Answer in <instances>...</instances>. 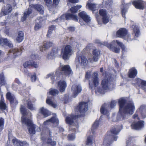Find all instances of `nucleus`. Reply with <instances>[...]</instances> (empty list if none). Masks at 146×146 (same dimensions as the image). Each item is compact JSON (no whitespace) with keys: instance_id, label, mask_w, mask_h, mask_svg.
<instances>
[{"instance_id":"obj_38","label":"nucleus","mask_w":146,"mask_h":146,"mask_svg":"<svg viewBox=\"0 0 146 146\" xmlns=\"http://www.w3.org/2000/svg\"><path fill=\"white\" fill-rule=\"evenodd\" d=\"M55 29V26L54 25H51L50 26L48 31V34L47 35V36L49 37L50 35L52 33V31L54 30Z\"/></svg>"},{"instance_id":"obj_22","label":"nucleus","mask_w":146,"mask_h":146,"mask_svg":"<svg viewBox=\"0 0 146 146\" xmlns=\"http://www.w3.org/2000/svg\"><path fill=\"white\" fill-rule=\"evenodd\" d=\"M9 53H11V55H12V58H15L17 56L20 55L21 53V51L18 48H15L9 50Z\"/></svg>"},{"instance_id":"obj_39","label":"nucleus","mask_w":146,"mask_h":146,"mask_svg":"<svg viewBox=\"0 0 146 146\" xmlns=\"http://www.w3.org/2000/svg\"><path fill=\"white\" fill-rule=\"evenodd\" d=\"M53 43L51 42H45L44 43V45L45 48L46 49L52 46Z\"/></svg>"},{"instance_id":"obj_50","label":"nucleus","mask_w":146,"mask_h":146,"mask_svg":"<svg viewBox=\"0 0 146 146\" xmlns=\"http://www.w3.org/2000/svg\"><path fill=\"white\" fill-rule=\"evenodd\" d=\"M75 138V137L74 134H69L68 136V139L69 140H72Z\"/></svg>"},{"instance_id":"obj_62","label":"nucleus","mask_w":146,"mask_h":146,"mask_svg":"<svg viewBox=\"0 0 146 146\" xmlns=\"http://www.w3.org/2000/svg\"><path fill=\"white\" fill-rule=\"evenodd\" d=\"M98 91L100 93H101L102 94H104L105 92L104 91V90H103L101 89H99L98 90Z\"/></svg>"},{"instance_id":"obj_30","label":"nucleus","mask_w":146,"mask_h":146,"mask_svg":"<svg viewBox=\"0 0 146 146\" xmlns=\"http://www.w3.org/2000/svg\"><path fill=\"white\" fill-rule=\"evenodd\" d=\"M24 35L23 32L19 31L18 33V36L16 39V41L18 42H21L23 40Z\"/></svg>"},{"instance_id":"obj_45","label":"nucleus","mask_w":146,"mask_h":146,"mask_svg":"<svg viewBox=\"0 0 146 146\" xmlns=\"http://www.w3.org/2000/svg\"><path fill=\"white\" fill-rule=\"evenodd\" d=\"M5 83L3 75V74H0V85L1 86L4 85Z\"/></svg>"},{"instance_id":"obj_60","label":"nucleus","mask_w":146,"mask_h":146,"mask_svg":"<svg viewBox=\"0 0 146 146\" xmlns=\"http://www.w3.org/2000/svg\"><path fill=\"white\" fill-rule=\"evenodd\" d=\"M40 50L41 51H43L44 50H45L46 49V48H45L44 47V45H43V46H42L40 47Z\"/></svg>"},{"instance_id":"obj_53","label":"nucleus","mask_w":146,"mask_h":146,"mask_svg":"<svg viewBox=\"0 0 146 146\" xmlns=\"http://www.w3.org/2000/svg\"><path fill=\"white\" fill-rule=\"evenodd\" d=\"M116 102L114 101H112L110 102V107L113 108L115 105Z\"/></svg>"},{"instance_id":"obj_31","label":"nucleus","mask_w":146,"mask_h":146,"mask_svg":"<svg viewBox=\"0 0 146 146\" xmlns=\"http://www.w3.org/2000/svg\"><path fill=\"white\" fill-rule=\"evenodd\" d=\"M46 103L48 105L54 108H56L57 105L56 103L54 102L51 100V98L48 96V97L46 101Z\"/></svg>"},{"instance_id":"obj_16","label":"nucleus","mask_w":146,"mask_h":146,"mask_svg":"<svg viewBox=\"0 0 146 146\" xmlns=\"http://www.w3.org/2000/svg\"><path fill=\"white\" fill-rule=\"evenodd\" d=\"M12 11L11 6L9 5H7L5 7L3 8L2 9L1 12L0 13V17L3 15H5L10 13Z\"/></svg>"},{"instance_id":"obj_15","label":"nucleus","mask_w":146,"mask_h":146,"mask_svg":"<svg viewBox=\"0 0 146 146\" xmlns=\"http://www.w3.org/2000/svg\"><path fill=\"white\" fill-rule=\"evenodd\" d=\"M6 97L7 99L9 101L11 106H14L17 104L18 102L14 96L10 92H8L7 93Z\"/></svg>"},{"instance_id":"obj_57","label":"nucleus","mask_w":146,"mask_h":146,"mask_svg":"<svg viewBox=\"0 0 146 146\" xmlns=\"http://www.w3.org/2000/svg\"><path fill=\"white\" fill-rule=\"evenodd\" d=\"M6 45H7L9 47H12L13 46V45L11 42L9 41L8 40L7 42V44Z\"/></svg>"},{"instance_id":"obj_61","label":"nucleus","mask_w":146,"mask_h":146,"mask_svg":"<svg viewBox=\"0 0 146 146\" xmlns=\"http://www.w3.org/2000/svg\"><path fill=\"white\" fill-rule=\"evenodd\" d=\"M3 124V120L2 118H0V127Z\"/></svg>"},{"instance_id":"obj_11","label":"nucleus","mask_w":146,"mask_h":146,"mask_svg":"<svg viewBox=\"0 0 146 146\" xmlns=\"http://www.w3.org/2000/svg\"><path fill=\"white\" fill-rule=\"evenodd\" d=\"M132 4L136 9H144L146 7V3L142 0H134Z\"/></svg>"},{"instance_id":"obj_32","label":"nucleus","mask_w":146,"mask_h":146,"mask_svg":"<svg viewBox=\"0 0 146 146\" xmlns=\"http://www.w3.org/2000/svg\"><path fill=\"white\" fill-rule=\"evenodd\" d=\"M7 106L4 102V100L3 96H1L0 101V109L2 110H6Z\"/></svg>"},{"instance_id":"obj_58","label":"nucleus","mask_w":146,"mask_h":146,"mask_svg":"<svg viewBox=\"0 0 146 146\" xmlns=\"http://www.w3.org/2000/svg\"><path fill=\"white\" fill-rule=\"evenodd\" d=\"M69 2L73 3H78L79 0H68Z\"/></svg>"},{"instance_id":"obj_5","label":"nucleus","mask_w":146,"mask_h":146,"mask_svg":"<svg viewBox=\"0 0 146 146\" xmlns=\"http://www.w3.org/2000/svg\"><path fill=\"white\" fill-rule=\"evenodd\" d=\"M117 45L119 46L122 49L123 54L125 50V47L123 43L117 40H114L110 43V49L113 52L118 53L120 51V49L116 46Z\"/></svg>"},{"instance_id":"obj_27","label":"nucleus","mask_w":146,"mask_h":146,"mask_svg":"<svg viewBox=\"0 0 146 146\" xmlns=\"http://www.w3.org/2000/svg\"><path fill=\"white\" fill-rule=\"evenodd\" d=\"M109 84V80L106 76L103 79L101 83V85L103 89L104 90H108Z\"/></svg>"},{"instance_id":"obj_54","label":"nucleus","mask_w":146,"mask_h":146,"mask_svg":"<svg viewBox=\"0 0 146 146\" xmlns=\"http://www.w3.org/2000/svg\"><path fill=\"white\" fill-rule=\"evenodd\" d=\"M73 45L77 48H79L80 46V44L79 43L76 42H74L73 43Z\"/></svg>"},{"instance_id":"obj_44","label":"nucleus","mask_w":146,"mask_h":146,"mask_svg":"<svg viewBox=\"0 0 146 146\" xmlns=\"http://www.w3.org/2000/svg\"><path fill=\"white\" fill-rule=\"evenodd\" d=\"M8 40L6 38H0V44L3 46L6 45Z\"/></svg>"},{"instance_id":"obj_64","label":"nucleus","mask_w":146,"mask_h":146,"mask_svg":"<svg viewBox=\"0 0 146 146\" xmlns=\"http://www.w3.org/2000/svg\"><path fill=\"white\" fill-rule=\"evenodd\" d=\"M138 116V114L136 113L133 115V118L134 119H135L137 117V119L138 120H139L140 118L139 117H137Z\"/></svg>"},{"instance_id":"obj_13","label":"nucleus","mask_w":146,"mask_h":146,"mask_svg":"<svg viewBox=\"0 0 146 146\" xmlns=\"http://www.w3.org/2000/svg\"><path fill=\"white\" fill-rule=\"evenodd\" d=\"M71 90L73 93V96L74 98H75L77 96L78 94L80 93L82 89L81 86L79 84H74L72 86Z\"/></svg>"},{"instance_id":"obj_26","label":"nucleus","mask_w":146,"mask_h":146,"mask_svg":"<svg viewBox=\"0 0 146 146\" xmlns=\"http://www.w3.org/2000/svg\"><path fill=\"white\" fill-rule=\"evenodd\" d=\"M50 122L56 123V124L58 125L59 123V121L56 116H55L48 120L44 121V125H48L50 124Z\"/></svg>"},{"instance_id":"obj_6","label":"nucleus","mask_w":146,"mask_h":146,"mask_svg":"<svg viewBox=\"0 0 146 146\" xmlns=\"http://www.w3.org/2000/svg\"><path fill=\"white\" fill-rule=\"evenodd\" d=\"M80 115H72L70 117H68L66 118V121L67 123L71 126L70 127V129L73 131H76L78 127V124L76 119L79 117Z\"/></svg>"},{"instance_id":"obj_51","label":"nucleus","mask_w":146,"mask_h":146,"mask_svg":"<svg viewBox=\"0 0 146 146\" xmlns=\"http://www.w3.org/2000/svg\"><path fill=\"white\" fill-rule=\"evenodd\" d=\"M44 1L48 6L52 4V1L51 0H44Z\"/></svg>"},{"instance_id":"obj_18","label":"nucleus","mask_w":146,"mask_h":146,"mask_svg":"<svg viewBox=\"0 0 146 146\" xmlns=\"http://www.w3.org/2000/svg\"><path fill=\"white\" fill-rule=\"evenodd\" d=\"M93 57L90 58L89 60L91 62H96L98 60V56L100 54V51L97 49H94L93 50Z\"/></svg>"},{"instance_id":"obj_48","label":"nucleus","mask_w":146,"mask_h":146,"mask_svg":"<svg viewBox=\"0 0 146 146\" xmlns=\"http://www.w3.org/2000/svg\"><path fill=\"white\" fill-rule=\"evenodd\" d=\"M102 20L103 23L106 24L109 21V17L106 16L102 18Z\"/></svg>"},{"instance_id":"obj_36","label":"nucleus","mask_w":146,"mask_h":146,"mask_svg":"<svg viewBox=\"0 0 146 146\" xmlns=\"http://www.w3.org/2000/svg\"><path fill=\"white\" fill-rule=\"evenodd\" d=\"M81 7L82 6L80 5H77L73 7L70 8V11L72 13H76Z\"/></svg>"},{"instance_id":"obj_41","label":"nucleus","mask_w":146,"mask_h":146,"mask_svg":"<svg viewBox=\"0 0 146 146\" xmlns=\"http://www.w3.org/2000/svg\"><path fill=\"white\" fill-rule=\"evenodd\" d=\"M99 13L101 16L104 17L107 16V12L105 9H101L99 10Z\"/></svg>"},{"instance_id":"obj_24","label":"nucleus","mask_w":146,"mask_h":146,"mask_svg":"<svg viewBox=\"0 0 146 146\" xmlns=\"http://www.w3.org/2000/svg\"><path fill=\"white\" fill-rule=\"evenodd\" d=\"M78 61L79 64L82 66H86L88 65V60L84 56H82L79 58Z\"/></svg>"},{"instance_id":"obj_49","label":"nucleus","mask_w":146,"mask_h":146,"mask_svg":"<svg viewBox=\"0 0 146 146\" xmlns=\"http://www.w3.org/2000/svg\"><path fill=\"white\" fill-rule=\"evenodd\" d=\"M91 72L90 71H87L86 72L85 78L86 79H89L91 77Z\"/></svg>"},{"instance_id":"obj_19","label":"nucleus","mask_w":146,"mask_h":146,"mask_svg":"<svg viewBox=\"0 0 146 146\" xmlns=\"http://www.w3.org/2000/svg\"><path fill=\"white\" fill-rule=\"evenodd\" d=\"M88 103L82 102L80 103L78 106L79 111L80 113H83L88 110Z\"/></svg>"},{"instance_id":"obj_14","label":"nucleus","mask_w":146,"mask_h":146,"mask_svg":"<svg viewBox=\"0 0 146 146\" xmlns=\"http://www.w3.org/2000/svg\"><path fill=\"white\" fill-rule=\"evenodd\" d=\"M144 121L142 120L139 121L137 122H133L131 126L132 129L136 130L140 129L144 126Z\"/></svg>"},{"instance_id":"obj_35","label":"nucleus","mask_w":146,"mask_h":146,"mask_svg":"<svg viewBox=\"0 0 146 146\" xmlns=\"http://www.w3.org/2000/svg\"><path fill=\"white\" fill-rule=\"evenodd\" d=\"M40 112L45 117L48 116L50 115L49 111L43 107L41 108Z\"/></svg>"},{"instance_id":"obj_63","label":"nucleus","mask_w":146,"mask_h":146,"mask_svg":"<svg viewBox=\"0 0 146 146\" xmlns=\"http://www.w3.org/2000/svg\"><path fill=\"white\" fill-rule=\"evenodd\" d=\"M109 138V135H108L107 136H106L104 140V143H105L106 142L107 140H108Z\"/></svg>"},{"instance_id":"obj_55","label":"nucleus","mask_w":146,"mask_h":146,"mask_svg":"<svg viewBox=\"0 0 146 146\" xmlns=\"http://www.w3.org/2000/svg\"><path fill=\"white\" fill-rule=\"evenodd\" d=\"M141 117L143 119L145 118L146 117V112L145 111H142L141 112Z\"/></svg>"},{"instance_id":"obj_34","label":"nucleus","mask_w":146,"mask_h":146,"mask_svg":"<svg viewBox=\"0 0 146 146\" xmlns=\"http://www.w3.org/2000/svg\"><path fill=\"white\" fill-rule=\"evenodd\" d=\"M128 7L125 6H123L121 8V14L122 17L124 19L126 18L125 15L128 11Z\"/></svg>"},{"instance_id":"obj_3","label":"nucleus","mask_w":146,"mask_h":146,"mask_svg":"<svg viewBox=\"0 0 146 146\" xmlns=\"http://www.w3.org/2000/svg\"><path fill=\"white\" fill-rule=\"evenodd\" d=\"M60 69L57 70L56 72V76H53V73H51L48 75V77H51V79L53 80L55 79L54 78L56 77V79L58 80L59 75L61 73L64 74L66 75H72L73 73L72 70L69 65H62L60 67Z\"/></svg>"},{"instance_id":"obj_1","label":"nucleus","mask_w":146,"mask_h":146,"mask_svg":"<svg viewBox=\"0 0 146 146\" xmlns=\"http://www.w3.org/2000/svg\"><path fill=\"white\" fill-rule=\"evenodd\" d=\"M118 104L119 111L117 117V121L126 119L127 114L132 115L133 113L135 107L132 101H127L125 98L122 97L118 100Z\"/></svg>"},{"instance_id":"obj_7","label":"nucleus","mask_w":146,"mask_h":146,"mask_svg":"<svg viewBox=\"0 0 146 146\" xmlns=\"http://www.w3.org/2000/svg\"><path fill=\"white\" fill-rule=\"evenodd\" d=\"M99 84V80L98 72H94L91 76V80L89 81L90 88L91 90H94Z\"/></svg>"},{"instance_id":"obj_33","label":"nucleus","mask_w":146,"mask_h":146,"mask_svg":"<svg viewBox=\"0 0 146 146\" xmlns=\"http://www.w3.org/2000/svg\"><path fill=\"white\" fill-rule=\"evenodd\" d=\"M58 50L57 49H55L53 50L48 55L47 57L49 59H52L55 55L57 54Z\"/></svg>"},{"instance_id":"obj_10","label":"nucleus","mask_w":146,"mask_h":146,"mask_svg":"<svg viewBox=\"0 0 146 146\" xmlns=\"http://www.w3.org/2000/svg\"><path fill=\"white\" fill-rule=\"evenodd\" d=\"M38 56L35 54H33L30 57L31 60L29 61L26 62L23 64L25 68L31 66L35 68L38 67V65L36 62L33 61L34 60H36L38 58Z\"/></svg>"},{"instance_id":"obj_52","label":"nucleus","mask_w":146,"mask_h":146,"mask_svg":"<svg viewBox=\"0 0 146 146\" xmlns=\"http://www.w3.org/2000/svg\"><path fill=\"white\" fill-rule=\"evenodd\" d=\"M36 75L35 74H34L31 77V80L32 82H35L36 79Z\"/></svg>"},{"instance_id":"obj_42","label":"nucleus","mask_w":146,"mask_h":146,"mask_svg":"<svg viewBox=\"0 0 146 146\" xmlns=\"http://www.w3.org/2000/svg\"><path fill=\"white\" fill-rule=\"evenodd\" d=\"M58 92H59L57 90L53 88L50 89L49 92L50 94L53 96L58 94Z\"/></svg>"},{"instance_id":"obj_29","label":"nucleus","mask_w":146,"mask_h":146,"mask_svg":"<svg viewBox=\"0 0 146 146\" xmlns=\"http://www.w3.org/2000/svg\"><path fill=\"white\" fill-rule=\"evenodd\" d=\"M42 21V18L41 17L37 19L36 20V24L35 27V30H37L41 28V23Z\"/></svg>"},{"instance_id":"obj_20","label":"nucleus","mask_w":146,"mask_h":146,"mask_svg":"<svg viewBox=\"0 0 146 146\" xmlns=\"http://www.w3.org/2000/svg\"><path fill=\"white\" fill-rule=\"evenodd\" d=\"M65 18L67 20H69L71 19H72L76 21H77L78 20V17L76 15L70 13L63 15L60 17V19H64Z\"/></svg>"},{"instance_id":"obj_40","label":"nucleus","mask_w":146,"mask_h":146,"mask_svg":"<svg viewBox=\"0 0 146 146\" xmlns=\"http://www.w3.org/2000/svg\"><path fill=\"white\" fill-rule=\"evenodd\" d=\"M133 30L135 34V36H138L140 33L138 27L136 26H134L133 28Z\"/></svg>"},{"instance_id":"obj_17","label":"nucleus","mask_w":146,"mask_h":146,"mask_svg":"<svg viewBox=\"0 0 146 146\" xmlns=\"http://www.w3.org/2000/svg\"><path fill=\"white\" fill-rule=\"evenodd\" d=\"M110 108V103H105L102 105L100 109V111L102 114L108 116Z\"/></svg>"},{"instance_id":"obj_2","label":"nucleus","mask_w":146,"mask_h":146,"mask_svg":"<svg viewBox=\"0 0 146 146\" xmlns=\"http://www.w3.org/2000/svg\"><path fill=\"white\" fill-rule=\"evenodd\" d=\"M20 110L21 113L23 116L21 117V121L22 124H25L27 126L28 131L31 134H34L35 133V129L37 131H40V128L35 125L33 124L31 120L27 118L24 117L27 115V110L25 107L21 106L20 108Z\"/></svg>"},{"instance_id":"obj_8","label":"nucleus","mask_w":146,"mask_h":146,"mask_svg":"<svg viewBox=\"0 0 146 146\" xmlns=\"http://www.w3.org/2000/svg\"><path fill=\"white\" fill-rule=\"evenodd\" d=\"M119 129L118 125H116L113 127L110 131L111 135H110V144L115 141H116L117 138V135L120 131Z\"/></svg>"},{"instance_id":"obj_56","label":"nucleus","mask_w":146,"mask_h":146,"mask_svg":"<svg viewBox=\"0 0 146 146\" xmlns=\"http://www.w3.org/2000/svg\"><path fill=\"white\" fill-rule=\"evenodd\" d=\"M96 42L98 43L99 44H100V45H105V46H106L107 43L106 42H105L104 43H102L100 41L98 40H96Z\"/></svg>"},{"instance_id":"obj_25","label":"nucleus","mask_w":146,"mask_h":146,"mask_svg":"<svg viewBox=\"0 0 146 146\" xmlns=\"http://www.w3.org/2000/svg\"><path fill=\"white\" fill-rule=\"evenodd\" d=\"M79 16L81 17L86 23H88L90 21V17H89L84 11H82L79 14Z\"/></svg>"},{"instance_id":"obj_9","label":"nucleus","mask_w":146,"mask_h":146,"mask_svg":"<svg viewBox=\"0 0 146 146\" xmlns=\"http://www.w3.org/2000/svg\"><path fill=\"white\" fill-rule=\"evenodd\" d=\"M73 53L72 48L71 46H66L64 49L62 50V58L65 60H68Z\"/></svg>"},{"instance_id":"obj_12","label":"nucleus","mask_w":146,"mask_h":146,"mask_svg":"<svg viewBox=\"0 0 146 146\" xmlns=\"http://www.w3.org/2000/svg\"><path fill=\"white\" fill-rule=\"evenodd\" d=\"M128 34V30L125 28L119 29L116 32V36L119 38H124Z\"/></svg>"},{"instance_id":"obj_23","label":"nucleus","mask_w":146,"mask_h":146,"mask_svg":"<svg viewBox=\"0 0 146 146\" xmlns=\"http://www.w3.org/2000/svg\"><path fill=\"white\" fill-rule=\"evenodd\" d=\"M137 74V70L134 67L129 69L128 72V76L130 78H134Z\"/></svg>"},{"instance_id":"obj_4","label":"nucleus","mask_w":146,"mask_h":146,"mask_svg":"<svg viewBox=\"0 0 146 146\" xmlns=\"http://www.w3.org/2000/svg\"><path fill=\"white\" fill-rule=\"evenodd\" d=\"M35 9L40 14H42L44 12V7L43 6L39 4L30 5L27 11L25 12L21 20L24 21L32 13V10Z\"/></svg>"},{"instance_id":"obj_43","label":"nucleus","mask_w":146,"mask_h":146,"mask_svg":"<svg viewBox=\"0 0 146 146\" xmlns=\"http://www.w3.org/2000/svg\"><path fill=\"white\" fill-rule=\"evenodd\" d=\"M87 7L91 10H93L96 8V5L95 4H90L89 3H88L86 5Z\"/></svg>"},{"instance_id":"obj_37","label":"nucleus","mask_w":146,"mask_h":146,"mask_svg":"<svg viewBox=\"0 0 146 146\" xmlns=\"http://www.w3.org/2000/svg\"><path fill=\"white\" fill-rule=\"evenodd\" d=\"M27 105L28 108L30 110H33L35 109V107L33 106V105L31 103V101L30 100H27Z\"/></svg>"},{"instance_id":"obj_21","label":"nucleus","mask_w":146,"mask_h":146,"mask_svg":"<svg viewBox=\"0 0 146 146\" xmlns=\"http://www.w3.org/2000/svg\"><path fill=\"white\" fill-rule=\"evenodd\" d=\"M13 144L16 146H28V144L25 141L21 142L15 138L12 140Z\"/></svg>"},{"instance_id":"obj_47","label":"nucleus","mask_w":146,"mask_h":146,"mask_svg":"<svg viewBox=\"0 0 146 146\" xmlns=\"http://www.w3.org/2000/svg\"><path fill=\"white\" fill-rule=\"evenodd\" d=\"M99 121H96L92 126V129L94 130L97 129L99 126Z\"/></svg>"},{"instance_id":"obj_46","label":"nucleus","mask_w":146,"mask_h":146,"mask_svg":"<svg viewBox=\"0 0 146 146\" xmlns=\"http://www.w3.org/2000/svg\"><path fill=\"white\" fill-rule=\"evenodd\" d=\"M93 137L92 135L88 137L87 138L86 144L88 145H90L92 144V139Z\"/></svg>"},{"instance_id":"obj_28","label":"nucleus","mask_w":146,"mask_h":146,"mask_svg":"<svg viewBox=\"0 0 146 146\" xmlns=\"http://www.w3.org/2000/svg\"><path fill=\"white\" fill-rule=\"evenodd\" d=\"M58 85L60 91L61 92H63L64 91L67 86L66 82L63 80H61L58 82Z\"/></svg>"},{"instance_id":"obj_59","label":"nucleus","mask_w":146,"mask_h":146,"mask_svg":"<svg viewBox=\"0 0 146 146\" xmlns=\"http://www.w3.org/2000/svg\"><path fill=\"white\" fill-rule=\"evenodd\" d=\"M60 0H53V3L56 5H57L60 1Z\"/></svg>"}]
</instances>
